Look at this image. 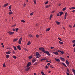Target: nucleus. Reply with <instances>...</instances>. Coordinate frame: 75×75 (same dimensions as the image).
I'll list each match as a JSON object with an SVG mask.
<instances>
[{"mask_svg": "<svg viewBox=\"0 0 75 75\" xmlns=\"http://www.w3.org/2000/svg\"><path fill=\"white\" fill-rule=\"evenodd\" d=\"M11 53V52L10 51L7 52H6V54H10Z\"/></svg>", "mask_w": 75, "mask_h": 75, "instance_id": "f3484780", "label": "nucleus"}, {"mask_svg": "<svg viewBox=\"0 0 75 75\" xmlns=\"http://www.w3.org/2000/svg\"><path fill=\"white\" fill-rule=\"evenodd\" d=\"M38 62H36L35 63L33 64V65H38Z\"/></svg>", "mask_w": 75, "mask_h": 75, "instance_id": "bb28decb", "label": "nucleus"}, {"mask_svg": "<svg viewBox=\"0 0 75 75\" xmlns=\"http://www.w3.org/2000/svg\"><path fill=\"white\" fill-rule=\"evenodd\" d=\"M34 75H37V74L36 73H34Z\"/></svg>", "mask_w": 75, "mask_h": 75, "instance_id": "774afa93", "label": "nucleus"}, {"mask_svg": "<svg viewBox=\"0 0 75 75\" xmlns=\"http://www.w3.org/2000/svg\"><path fill=\"white\" fill-rule=\"evenodd\" d=\"M3 67H6V64H5V63H4Z\"/></svg>", "mask_w": 75, "mask_h": 75, "instance_id": "4c0bfd02", "label": "nucleus"}, {"mask_svg": "<svg viewBox=\"0 0 75 75\" xmlns=\"http://www.w3.org/2000/svg\"><path fill=\"white\" fill-rule=\"evenodd\" d=\"M33 2L34 4H36V0H33Z\"/></svg>", "mask_w": 75, "mask_h": 75, "instance_id": "58836bf2", "label": "nucleus"}, {"mask_svg": "<svg viewBox=\"0 0 75 75\" xmlns=\"http://www.w3.org/2000/svg\"><path fill=\"white\" fill-rule=\"evenodd\" d=\"M10 57V55L8 54L6 55V58H8V57Z\"/></svg>", "mask_w": 75, "mask_h": 75, "instance_id": "cd10ccee", "label": "nucleus"}, {"mask_svg": "<svg viewBox=\"0 0 75 75\" xmlns=\"http://www.w3.org/2000/svg\"><path fill=\"white\" fill-rule=\"evenodd\" d=\"M41 73L42 75H45V74H44V72H43V71H42L41 72Z\"/></svg>", "mask_w": 75, "mask_h": 75, "instance_id": "f704fd0d", "label": "nucleus"}, {"mask_svg": "<svg viewBox=\"0 0 75 75\" xmlns=\"http://www.w3.org/2000/svg\"><path fill=\"white\" fill-rule=\"evenodd\" d=\"M60 58L61 59V60H62V61H65V60L64 58L62 57H60Z\"/></svg>", "mask_w": 75, "mask_h": 75, "instance_id": "dca6fc26", "label": "nucleus"}, {"mask_svg": "<svg viewBox=\"0 0 75 75\" xmlns=\"http://www.w3.org/2000/svg\"><path fill=\"white\" fill-rule=\"evenodd\" d=\"M35 25H36V26H38V23H37Z\"/></svg>", "mask_w": 75, "mask_h": 75, "instance_id": "052dcab7", "label": "nucleus"}, {"mask_svg": "<svg viewBox=\"0 0 75 75\" xmlns=\"http://www.w3.org/2000/svg\"><path fill=\"white\" fill-rule=\"evenodd\" d=\"M13 14V12H9L8 13V14L9 15H11V14Z\"/></svg>", "mask_w": 75, "mask_h": 75, "instance_id": "473e14b6", "label": "nucleus"}, {"mask_svg": "<svg viewBox=\"0 0 75 75\" xmlns=\"http://www.w3.org/2000/svg\"><path fill=\"white\" fill-rule=\"evenodd\" d=\"M56 24H57L58 25H59L60 24V22H58V21H56Z\"/></svg>", "mask_w": 75, "mask_h": 75, "instance_id": "2f4dec72", "label": "nucleus"}, {"mask_svg": "<svg viewBox=\"0 0 75 75\" xmlns=\"http://www.w3.org/2000/svg\"><path fill=\"white\" fill-rule=\"evenodd\" d=\"M18 28H16V32H17V31H18Z\"/></svg>", "mask_w": 75, "mask_h": 75, "instance_id": "e433bc0d", "label": "nucleus"}, {"mask_svg": "<svg viewBox=\"0 0 75 75\" xmlns=\"http://www.w3.org/2000/svg\"><path fill=\"white\" fill-rule=\"evenodd\" d=\"M59 16H62V14H64V12H59Z\"/></svg>", "mask_w": 75, "mask_h": 75, "instance_id": "6e6552de", "label": "nucleus"}, {"mask_svg": "<svg viewBox=\"0 0 75 75\" xmlns=\"http://www.w3.org/2000/svg\"><path fill=\"white\" fill-rule=\"evenodd\" d=\"M39 50L40 51H42L43 52H44V51H45V49L43 47H40L39 48Z\"/></svg>", "mask_w": 75, "mask_h": 75, "instance_id": "f257e3e1", "label": "nucleus"}, {"mask_svg": "<svg viewBox=\"0 0 75 75\" xmlns=\"http://www.w3.org/2000/svg\"><path fill=\"white\" fill-rule=\"evenodd\" d=\"M47 60V59H45V58H43V59H42L40 60V61H45Z\"/></svg>", "mask_w": 75, "mask_h": 75, "instance_id": "ddd939ff", "label": "nucleus"}, {"mask_svg": "<svg viewBox=\"0 0 75 75\" xmlns=\"http://www.w3.org/2000/svg\"><path fill=\"white\" fill-rule=\"evenodd\" d=\"M33 58V56L31 55L28 58L29 59H30L31 58Z\"/></svg>", "mask_w": 75, "mask_h": 75, "instance_id": "412c9836", "label": "nucleus"}, {"mask_svg": "<svg viewBox=\"0 0 75 75\" xmlns=\"http://www.w3.org/2000/svg\"><path fill=\"white\" fill-rule=\"evenodd\" d=\"M17 40H18V38L14 39L13 40V42H15V41H17Z\"/></svg>", "mask_w": 75, "mask_h": 75, "instance_id": "2eb2a0df", "label": "nucleus"}, {"mask_svg": "<svg viewBox=\"0 0 75 75\" xmlns=\"http://www.w3.org/2000/svg\"><path fill=\"white\" fill-rule=\"evenodd\" d=\"M8 33H9V35H13V34H14V32H11L10 31H9L7 32Z\"/></svg>", "mask_w": 75, "mask_h": 75, "instance_id": "20e7f679", "label": "nucleus"}, {"mask_svg": "<svg viewBox=\"0 0 75 75\" xmlns=\"http://www.w3.org/2000/svg\"><path fill=\"white\" fill-rule=\"evenodd\" d=\"M60 52H61V54H63L64 53V51H60Z\"/></svg>", "mask_w": 75, "mask_h": 75, "instance_id": "ea45409f", "label": "nucleus"}, {"mask_svg": "<svg viewBox=\"0 0 75 75\" xmlns=\"http://www.w3.org/2000/svg\"><path fill=\"white\" fill-rule=\"evenodd\" d=\"M12 52L13 54H16V52H14V51H13Z\"/></svg>", "mask_w": 75, "mask_h": 75, "instance_id": "3c124183", "label": "nucleus"}, {"mask_svg": "<svg viewBox=\"0 0 75 75\" xmlns=\"http://www.w3.org/2000/svg\"><path fill=\"white\" fill-rule=\"evenodd\" d=\"M29 37H30L31 38V37H33V35H29Z\"/></svg>", "mask_w": 75, "mask_h": 75, "instance_id": "a18cd8bd", "label": "nucleus"}, {"mask_svg": "<svg viewBox=\"0 0 75 75\" xmlns=\"http://www.w3.org/2000/svg\"><path fill=\"white\" fill-rule=\"evenodd\" d=\"M50 6H51V5H49L48 6V5L46 6L45 7V8H48L49 7H50Z\"/></svg>", "mask_w": 75, "mask_h": 75, "instance_id": "4be33fe9", "label": "nucleus"}, {"mask_svg": "<svg viewBox=\"0 0 75 75\" xmlns=\"http://www.w3.org/2000/svg\"><path fill=\"white\" fill-rule=\"evenodd\" d=\"M50 48H51V49H54V47H50Z\"/></svg>", "mask_w": 75, "mask_h": 75, "instance_id": "bf43d9fd", "label": "nucleus"}, {"mask_svg": "<svg viewBox=\"0 0 75 75\" xmlns=\"http://www.w3.org/2000/svg\"><path fill=\"white\" fill-rule=\"evenodd\" d=\"M62 64L63 65H64V67H67V65H66V64H65V63H62Z\"/></svg>", "mask_w": 75, "mask_h": 75, "instance_id": "393cba45", "label": "nucleus"}, {"mask_svg": "<svg viewBox=\"0 0 75 75\" xmlns=\"http://www.w3.org/2000/svg\"><path fill=\"white\" fill-rule=\"evenodd\" d=\"M31 64V62H29L28 63V64H27V65L26 66L27 68H28L30 65Z\"/></svg>", "mask_w": 75, "mask_h": 75, "instance_id": "f03ea898", "label": "nucleus"}, {"mask_svg": "<svg viewBox=\"0 0 75 75\" xmlns=\"http://www.w3.org/2000/svg\"><path fill=\"white\" fill-rule=\"evenodd\" d=\"M41 56L40 55H38V56H36V58H40V57H41Z\"/></svg>", "mask_w": 75, "mask_h": 75, "instance_id": "c756f323", "label": "nucleus"}, {"mask_svg": "<svg viewBox=\"0 0 75 75\" xmlns=\"http://www.w3.org/2000/svg\"><path fill=\"white\" fill-rule=\"evenodd\" d=\"M45 68H46V69H47V68H48V66L46 65V66L45 67Z\"/></svg>", "mask_w": 75, "mask_h": 75, "instance_id": "5fc2aeb1", "label": "nucleus"}, {"mask_svg": "<svg viewBox=\"0 0 75 75\" xmlns=\"http://www.w3.org/2000/svg\"><path fill=\"white\" fill-rule=\"evenodd\" d=\"M67 15V12H66L65 13V14L64 15V19H66Z\"/></svg>", "mask_w": 75, "mask_h": 75, "instance_id": "1a4fd4ad", "label": "nucleus"}, {"mask_svg": "<svg viewBox=\"0 0 75 75\" xmlns=\"http://www.w3.org/2000/svg\"><path fill=\"white\" fill-rule=\"evenodd\" d=\"M36 37L37 38H38V37H39V35H36Z\"/></svg>", "mask_w": 75, "mask_h": 75, "instance_id": "de8ad7c7", "label": "nucleus"}, {"mask_svg": "<svg viewBox=\"0 0 75 75\" xmlns=\"http://www.w3.org/2000/svg\"><path fill=\"white\" fill-rule=\"evenodd\" d=\"M35 54L36 56H38V55H40V54L38 52H36L35 53Z\"/></svg>", "mask_w": 75, "mask_h": 75, "instance_id": "a211bd4d", "label": "nucleus"}, {"mask_svg": "<svg viewBox=\"0 0 75 75\" xmlns=\"http://www.w3.org/2000/svg\"><path fill=\"white\" fill-rule=\"evenodd\" d=\"M69 27H70V28H72V26H71V25H70L69 26Z\"/></svg>", "mask_w": 75, "mask_h": 75, "instance_id": "603ef678", "label": "nucleus"}, {"mask_svg": "<svg viewBox=\"0 0 75 75\" xmlns=\"http://www.w3.org/2000/svg\"><path fill=\"white\" fill-rule=\"evenodd\" d=\"M44 53H45L46 54H47V55H48L50 56L51 55V54H49V52L48 51H46L45 50L44 52Z\"/></svg>", "mask_w": 75, "mask_h": 75, "instance_id": "7ed1b4c3", "label": "nucleus"}, {"mask_svg": "<svg viewBox=\"0 0 75 75\" xmlns=\"http://www.w3.org/2000/svg\"><path fill=\"white\" fill-rule=\"evenodd\" d=\"M8 5V3H7L6 4H5L4 5V7H6V6H7Z\"/></svg>", "mask_w": 75, "mask_h": 75, "instance_id": "9d476101", "label": "nucleus"}, {"mask_svg": "<svg viewBox=\"0 0 75 75\" xmlns=\"http://www.w3.org/2000/svg\"><path fill=\"white\" fill-rule=\"evenodd\" d=\"M53 16V15L51 14L50 17V20H51V18H52V17Z\"/></svg>", "mask_w": 75, "mask_h": 75, "instance_id": "aec40b11", "label": "nucleus"}, {"mask_svg": "<svg viewBox=\"0 0 75 75\" xmlns=\"http://www.w3.org/2000/svg\"><path fill=\"white\" fill-rule=\"evenodd\" d=\"M8 9L11 10V5L8 8Z\"/></svg>", "mask_w": 75, "mask_h": 75, "instance_id": "c9c22d12", "label": "nucleus"}, {"mask_svg": "<svg viewBox=\"0 0 75 75\" xmlns=\"http://www.w3.org/2000/svg\"><path fill=\"white\" fill-rule=\"evenodd\" d=\"M70 10H73L74 9V7H72L69 8Z\"/></svg>", "mask_w": 75, "mask_h": 75, "instance_id": "c03bdc74", "label": "nucleus"}, {"mask_svg": "<svg viewBox=\"0 0 75 75\" xmlns=\"http://www.w3.org/2000/svg\"><path fill=\"white\" fill-rule=\"evenodd\" d=\"M46 62H50V61H48V60H47Z\"/></svg>", "mask_w": 75, "mask_h": 75, "instance_id": "680f3d73", "label": "nucleus"}, {"mask_svg": "<svg viewBox=\"0 0 75 75\" xmlns=\"http://www.w3.org/2000/svg\"><path fill=\"white\" fill-rule=\"evenodd\" d=\"M31 68V67H27L26 69H25V70L26 71H29L30 70V68Z\"/></svg>", "mask_w": 75, "mask_h": 75, "instance_id": "39448f33", "label": "nucleus"}, {"mask_svg": "<svg viewBox=\"0 0 75 75\" xmlns=\"http://www.w3.org/2000/svg\"><path fill=\"white\" fill-rule=\"evenodd\" d=\"M33 13H34V12H32L30 14V16H33Z\"/></svg>", "mask_w": 75, "mask_h": 75, "instance_id": "09e8293b", "label": "nucleus"}, {"mask_svg": "<svg viewBox=\"0 0 75 75\" xmlns=\"http://www.w3.org/2000/svg\"><path fill=\"white\" fill-rule=\"evenodd\" d=\"M66 9H67V8L65 7L63 8V9H62V10L63 11H65V10Z\"/></svg>", "mask_w": 75, "mask_h": 75, "instance_id": "72a5a7b5", "label": "nucleus"}, {"mask_svg": "<svg viewBox=\"0 0 75 75\" xmlns=\"http://www.w3.org/2000/svg\"><path fill=\"white\" fill-rule=\"evenodd\" d=\"M13 47L14 48V50L17 51V47H16V46H13Z\"/></svg>", "mask_w": 75, "mask_h": 75, "instance_id": "4468645a", "label": "nucleus"}, {"mask_svg": "<svg viewBox=\"0 0 75 75\" xmlns=\"http://www.w3.org/2000/svg\"><path fill=\"white\" fill-rule=\"evenodd\" d=\"M54 59L55 61H56L57 62H60V60L56 58H54Z\"/></svg>", "mask_w": 75, "mask_h": 75, "instance_id": "423d86ee", "label": "nucleus"}, {"mask_svg": "<svg viewBox=\"0 0 75 75\" xmlns=\"http://www.w3.org/2000/svg\"><path fill=\"white\" fill-rule=\"evenodd\" d=\"M12 30H13V31H15V29H14V28H13L12 29Z\"/></svg>", "mask_w": 75, "mask_h": 75, "instance_id": "0e129e2a", "label": "nucleus"}, {"mask_svg": "<svg viewBox=\"0 0 75 75\" xmlns=\"http://www.w3.org/2000/svg\"><path fill=\"white\" fill-rule=\"evenodd\" d=\"M72 42H73V43H74L75 42V40H72Z\"/></svg>", "mask_w": 75, "mask_h": 75, "instance_id": "864d4df0", "label": "nucleus"}, {"mask_svg": "<svg viewBox=\"0 0 75 75\" xmlns=\"http://www.w3.org/2000/svg\"><path fill=\"white\" fill-rule=\"evenodd\" d=\"M35 61H36V60L34 59H32V62L33 63L35 62Z\"/></svg>", "mask_w": 75, "mask_h": 75, "instance_id": "a878e982", "label": "nucleus"}, {"mask_svg": "<svg viewBox=\"0 0 75 75\" xmlns=\"http://www.w3.org/2000/svg\"><path fill=\"white\" fill-rule=\"evenodd\" d=\"M66 63L67 65H69V62H68V60L66 61Z\"/></svg>", "mask_w": 75, "mask_h": 75, "instance_id": "9b49d317", "label": "nucleus"}, {"mask_svg": "<svg viewBox=\"0 0 75 75\" xmlns=\"http://www.w3.org/2000/svg\"><path fill=\"white\" fill-rule=\"evenodd\" d=\"M13 58H14V59H17V57L16 56H13Z\"/></svg>", "mask_w": 75, "mask_h": 75, "instance_id": "7c9ffc66", "label": "nucleus"}, {"mask_svg": "<svg viewBox=\"0 0 75 75\" xmlns=\"http://www.w3.org/2000/svg\"><path fill=\"white\" fill-rule=\"evenodd\" d=\"M50 65H51V64L50 63H48L47 64V65H48L49 66Z\"/></svg>", "mask_w": 75, "mask_h": 75, "instance_id": "13d9d810", "label": "nucleus"}, {"mask_svg": "<svg viewBox=\"0 0 75 75\" xmlns=\"http://www.w3.org/2000/svg\"><path fill=\"white\" fill-rule=\"evenodd\" d=\"M50 30V28H47V29L46 30V31L47 32V31H49Z\"/></svg>", "mask_w": 75, "mask_h": 75, "instance_id": "6ab92c4d", "label": "nucleus"}, {"mask_svg": "<svg viewBox=\"0 0 75 75\" xmlns=\"http://www.w3.org/2000/svg\"><path fill=\"white\" fill-rule=\"evenodd\" d=\"M59 13H57V16H59Z\"/></svg>", "mask_w": 75, "mask_h": 75, "instance_id": "338daca9", "label": "nucleus"}, {"mask_svg": "<svg viewBox=\"0 0 75 75\" xmlns=\"http://www.w3.org/2000/svg\"><path fill=\"white\" fill-rule=\"evenodd\" d=\"M59 42L60 44H62V45H63L64 44V43H63V42H61L60 41H59Z\"/></svg>", "mask_w": 75, "mask_h": 75, "instance_id": "c85d7f7f", "label": "nucleus"}, {"mask_svg": "<svg viewBox=\"0 0 75 75\" xmlns=\"http://www.w3.org/2000/svg\"><path fill=\"white\" fill-rule=\"evenodd\" d=\"M17 48H18L19 50H21V47H20V45H18L17 46Z\"/></svg>", "mask_w": 75, "mask_h": 75, "instance_id": "0eeeda50", "label": "nucleus"}, {"mask_svg": "<svg viewBox=\"0 0 75 75\" xmlns=\"http://www.w3.org/2000/svg\"><path fill=\"white\" fill-rule=\"evenodd\" d=\"M16 25L15 24L13 25V27H15Z\"/></svg>", "mask_w": 75, "mask_h": 75, "instance_id": "69168bd1", "label": "nucleus"}, {"mask_svg": "<svg viewBox=\"0 0 75 75\" xmlns=\"http://www.w3.org/2000/svg\"><path fill=\"white\" fill-rule=\"evenodd\" d=\"M21 22H22V23H25V21H24V19L21 20Z\"/></svg>", "mask_w": 75, "mask_h": 75, "instance_id": "b1692460", "label": "nucleus"}, {"mask_svg": "<svg viewBox=\"0 0 75 75\" xmlns=\"http://www.w3.org/2000/svg\"><path fill=\"white\" fill-rule=\"evenodd\" d=\"M22 38L21 37L20 38L19 41H22Z\"/></svg>", "mask_w": 75, "mask_h": 75, "instance_id": "79ce46f5", "label": "nucleus"}, {"mask_svg": "<svg viewBox=\"0 0 75 75\" xmlns=\"http://www.w3.org/2000/svg\"><path fill=\"white\" fill-rule=\"evenodd\" d=\"M71 11L72 12H75V10H73V11Z\"/></svg>", "mask_w": 75, "mask_h": 75, "instance_id": "e2e57ef3", "label": "nucleus"}, {"mask_svg": "<svg viewBox=\"0 0 75 75\" xmlns=\"http://www.w3.org/2000/svg\"><path fill=\"white\" fill-rule=\"evenodd\" d=\"M21 41L19 40L18 44H21Z\"/></svg>", "mask_w": 75, "mask_h": 75, "instance_id": "37998d69", "label": "nucleus"}, {"mask_svg": "<svg viewBox=\"0 0 75 75\" xmlns=\"http://www.w3.org/2000/svg\"><path fill=\"white\" fill-rule=\"evenodd\" d=\"M58 39H59V40L60 41H62V39H61V38H58Z\"/></svg>", "mask_w": 75, "mask_h": 75, "instance_id": "49530a36", "label": "nucleus"}, {"mask_svg": "<svg viewBox=\"0 0 75 75\" xmlns=\"http://www.w3.org/2000/svg\"><path fill=\"white\" fill-rule=\"evenodd\" d=\"M66 74L67 75H69V73H68L67 72H66Z\"/></svg>", "mask_w": 75, "mask_h": 75, "instance_id": "6e6d98bb", "label": "nucleus"}, {"mask_svg": "<svg viewBox=\"0 0 75 75\" xmlns=\"http://www.w3.org/2000/svg\"><path fill=\"white\" fill-rule=\"evenodd\" d=\"M48 1H46V2H45V4H48Z\"/></svg>", "mask_w": 75, "mask_h": 75, "instance_id": "a19ab883", "label": "nucleus"}, {"mask_svg": "<svg viewBox=\"0 0 75 75\" xmlns=\"http://www.w3.org/2000/svg\"><path fill=\"white\" fill-rule=\"evenodd\" d=\"M72 71H73V72L74 73H75V70L74 69H73Z\"/></svg>", "mask_w": 75, "mask_h": 75, "instance_id": "8fccbe9b", "label": "nucleus"}, {"mask_svg": "<svg viewBox=\"0 0 75 75\" xmlns=\"http://www.w3.org/2000/svg\"><path fill=\"white\" fill-rule=\"evenodd\" d=\"M53 54H55V55H58V52H53Z\"/></svg>", "mask_w": 75, "mask_h": 75, "instance_id": "f8f14e48", "label": "nucleus"}, {"mask_svg": "<svg viewBox=\"0 0 75 75\" xmlns=\"http://www.w3.org/2000/svg\"><path fill=\"white\" fill-rule=\"evenodd\" d=\"M30 44H31V42H30V41H29L27 45H30Z\"/></svg>", "mask_w": 75, "mask_h": 75, "instance_id": "5701e85b", "label": "nucleus"}, {"mask_svg": "<svg viewBox=\"0 0 75 75\" xmlns=\"http://www.w3.org/2000/svg\"><path fill=\"white\" fill-rule=\"evenodd\" d=\"M67 71H68V72H69V69H67Z\"/></svg>", "mask_w": 75, "mask_h": 75, "instance_id": "4d7b16f0", "label": "nucleus"}]
</instances>
